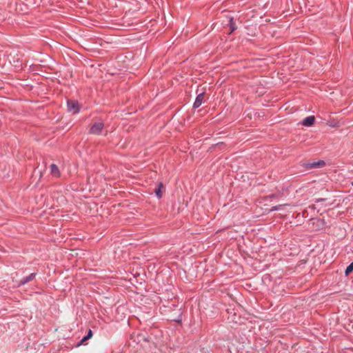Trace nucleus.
<instances>
[{"label":"nucleus","instance_id":"ddd939ff","mask_svg":"<svg viewBox=\"0 0 353 353\" xmlns=\"http://www.w3.org/2000/svg\"><path fill=\"white\" fill-rule=\"evenodd\" d=\"M230 26L231 28V32H233L235 30V27H234V23L233 22L232 18H231L230 20Z\"/></svg>","mask_w":353,"mask_h":353},{"label":"nucleus","instance_id":"4468645a","mask_svg":"<svg viewBox=\"0 0 353 353\" xmlns=\"http://www.w3.org/2000/svg\"><path fill=\"white\" fill-rule=\"evenodd\" d=\"M351 183H352V185L353 186V181Z\"/></svg>","mask_w":353,"mask_h":353},{"label":"nucleus","instance_id":"f8f14e48","mask_svg":"<svg viewBox=\"0 0 353 353\" xmlns=\"http://www.w3.org/2000/svg\"><path fill=\"white\" fill-rule=\"evenodd\" d=\"M328 125L331 127H339L340 126L339 121H331V122H329Z\"/></svg>","mask_w":353,"mask_h":353},{"label":"nucleus","instance_id":"0eeeda50","mask_svg":"<svg viewBox=\"0 0 353 353\" xmlns=\"http://www.w3.org/2000/svg\"><path fill=\"white\" fill-rule=\"evenodd\" d=\"M35 274L32 273L29 276H26L23 281H21L22 285L28 283V281L32 280L34 278Z\"/></svg>","mask_w":353,"mask_h":353},{"label":"nucleus","instance_id":"9b49d317","mask_svg":"<svg viewBox=\"0 0 353 353\" xmlns=\"http://www.w3.org/2000/svg\"><path fill=\"white\" fill-rule=\"evenodd\" d=\"M284 205H286V204H284V205H279L274 206V207H272V208L271 209V211L280 210H281V209H282V208H283Z\"/></svg>","mask_w":353,"mask_h":353},{"label":"nucleus","instance_id":"f257e3e1","mask_svg":"<svg viewBox=\"0 0 353 353\" xmlns=\"http://www.w3.org/2000/svg\"><path fill=\"white\" fill-rule=\"evenodd\" d=\"M104 127L102 122H96L90 128V132L92 134H99Z\"/></svg>","mask_w":353,"mask_h":353},{"label":"nucleus","instance_id":"423d86ee","mask_svg":"<svg viewBox=\"0 0 353 353\" xmlns=\"http://www.w3.org/2000/svg\"><path fill=\"white\" fill-rule=\"evenodd\" d=\"M164 188L162 183H159L158 188L155 190V194L159 199H161L163 196L162 190Z\"/></svg>","mask_w":353,"mask_h":353},{"label":"nucleus","instance_id":"20e7f679","mask_svg":"<svg viewBox=\"0 0 353 353\" xmlns=\"http://www.w3.org/2000/svg\"><path fill=\"white\" fill-rule=\"evenodd\" d=\"M50 174L53 177L59 178L61 176V173L59 168L55 164L50 165Z\"/></svg>","mask_w":353,"mask_h":353},{"label":"nucleus","instance_id":"6e6552de","mask_svg":"<svg viewBox=\"0 0 353 353\" xmlns=\"http://www.w3.org/2000/svg\"><path fill=\"white\" fill-rule=\"evenodd\" d=\"M92 332L91 330H90L88 332V334L82 339V340L79 343V345L82 344L84 341L90 339L92 337Z\"/></svg>","mask_w":353,"mask_h":353},{"label":"nucleus","instance_id":"1a4fd4ad","mask_svg":"<svg viewBox=\"0 0 353 353\" xmlns=\"http://www.w3.org/2000/svg\"><path fill=\"white\" fill-rule=\"evenodd\" d=\"M353 271V263H351L346 268L345 274L349 275Z\"/></svg>","mask_w":353,"mask_h":353},{"label":"nucleus","instance_id":"9d476101","mask_svg":"<svg viewBox=\"0 0 353 353\" xmlns=\"http://www.w3.org/2000/svg\"><path fill=\"white\" fill-rule=\"evenodd\" d=\"M325 165V163L324 161H320L317 163H314L312 166L313 167H321V166L323 167Z\"/></svg>","mask_w":353,"mask_h":353},{"label":"nucleus","instance_id":"f03ea898","mask_svg":"<svg viewBox=\"0 0 353 353\" xmlns=\"http://www.w3.org/2000/svg\"><path fill=\"white\" fill-rule=\"evenodd\" d=\"M68 111L72 114H77L79 112V105L76 101H68Z\"/></svg>","mask_w":353,"mask_h":353},{"label":"nucleus","instance_id":"39448f33","mask_svg":"<svg viewBox=\"0 0 353 353\" xmlns=\"http://www.w3.org/2000/svg\"><path fill=\"white\" fill-rule=\"evenodd\" d=\"M203 100H204V93L201 92L197 95V97L195 99V101L193 104V107L194 108H199L203 102Z\"/></svg>","mask_w":353,"mask_h":353},{"label":"nucleus","instance_id":"7ed1b4c3","mask_svg":"<svg viewBox=\"0 0 353 353\" xmlns=\"http://www.w3.org/2000/svg\"><path fill=\"white\" fill-rule=\"evenodd\" d=\"M315 122V117L314 116H309L306 118H305L301 123L303 125L306 127H310L314 124Z\"/></svg>","mask_w":353,"mask_h":353}]
</instances>
